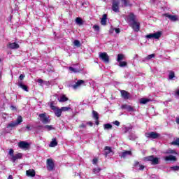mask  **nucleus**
Wrapping results in <instances>:
<instances>
[{
  "label": "nucleus",
  "mask_w": 179,
  "mask_h": 179,
  "mask_svg": "<svg viewBox=\"0 0 179 179\" xmlns=\"http://www.w3.org/2000/svg\"><path fill=\"white\" fill-rule=\"evenodd\" d=\"M23 122V118L21 115L18 116L15 122H10L8 124L6 128L7 129H9L10 131H12L15 127H17L18 125H20Z\"/></svg>",
  "instance_id": "nucleus-1"
},
{
  "label": "nucleus",
  "mask_w": 179,
  "mask_h": 179,
  "mask_svg": "<svg viewBox=\"0 0 179 179\" xmlns=\"http://www.w3.org/2000/svg\"><path fill=\"white\" fill-rule=\"evenodd\" d=\"M145 162H151V164H159V158L155 157L154 156H148L144 158Z\"/></svg>",
  "instance_id": "nucleus-2"
},
{
  "label": "nucleus",
  "mask_w": 179,
  "mask_h": 179,
  "mask_svg": "<svg viewBox=\"0 0 179 179\" xmlns=\"http://www.w3.org/2000/svg\"><path fill=\"white\" fill-rule=\"evenodd\" d=\"M120 0L113 1L112 10H113V12H116V13L120 12Z\"/></svg>",
  "instance_id": "nucleus-3"
},
{
  "label": "nucleus",
  "mask_w": 179,
  "mask_h": 179,
  "mask_svg": "<svg viewBox=\"0 0 179 179\" xmlns=\"http://www.w3.org/2000/svg\"><path fill=\"white\" fill-rule=\"evenodd\" d=\"M99 57L106 64H108V62H110V57L106 52H100Z\"/></svg>",
  "instance_id": "nucleus-4"
},
{
  "label": "nucleus",
  "mask_w": 179,
  "mask_h": 179,
  "mask_svg": "<svg viewBox=\"0 0 179 179\" xmlns=\"http://www.w3.org/2000/svg\"><path fill=\"white\" fill-rule=\"evenodd\" d=\"M39 118L41 122H43V124L50 123V117L47 116L45 113H41L39 115Z\"/></svg>",
  "instance_id": "nucleus-5"
},
{
  "label": "nucleus",
  "mask_w": 179,
  "mask_h": 179,
  "mask_svg": "<svg viewBox=\"0 0 179 179\" xmlns=\"http://www.w3.org/2000/svg\"><path fill=\"white\" fill-rule=\"evenodd\" d=\"M162 37V32L158 31L157 33L154 34H150L148 35L145 36V38H155V39H159Z\"/></svg>",
  "instance_id": "nucleus-6"
},
{
  "label": "nucleus",
  "mask_w": 179,
  "mask_h": 179,
  "mask_svg": "<svg viewBox=\"0 0 179 179\" xmlns=\"http://www.w3.org/2000/svg\"><path fill=\"white\" fill-rule=\"evenodd\" d=\"M145 136H146V138H151L152 139H157V138L160 136V134L155 131H151V132L145 133Z\"/></svg>",
  "instance_id": "nucleus-7"
},
{
  "label": "nucleus",
  "mask_w": 179,
  "mask_h": 179,
  "mask_svg": "<svg viewBox=\"0 0 179 179\" xmlns=\"http://www.w3.org/2000/svg\"><path fill=\"white\" fill-rule=\"evenodd\" d=\"M23 157V155L20 152L14 155L12 157H9L10 162H12L13 163H15L16 160H19L20 159H22Z\"/></svg>",
  "instance_id": "nucleus-8"
},
{
  "label": "nucleus",
  "mask_w": 179,
  "mask_h": 179,
  "mask_svg": "<svg viewBox=\"0 0 179 179\" xmlns=\"http://www.w3.org/2000/svg\"><path fill=\"white\" fill-rule=\"evenodd\" d=\"M130 26L132 27L133 30L135 31H139L141 29V24L138 21H134V22H131Z\"/></svg>",
  "instance_id": "nucleus-9"
},
{
  "label": "nucleus",
  "mask_w": 179,
  "mask_h": 179,
  "mask_svg": "<svg viewBox=\"0 0 179 179\" xmlns=\"http://www.w3.org/2000/svg\"><path fill=\"white\" fill-rule=\"evenodd\" d=\"M47 169L49 171L54 170V161L52 159H47Z\"/></svg>",
  "instance_id": "nucleus-10"
},
{
  "label": "nucleus",
  "mask_w": 179,
  "mask_h": 179,
  "mask_svg": "<svg viewBox=\"0 0 179 179\" xmlns=\"http://www.w3.org/2000/svg\"><path fill=\"white\" fill-rule=\"evenodd\" d=\"M121 96L124 100H129L131 99V94L125 90L120 91Z\"/></svg>",
  "instance_id": "nucleus-11"
},
{
  "label": "nucleus",
  "mask_w": 179,
  "mask_h": 179,
  "mask_svg": "<svg viewBox=\"0 0 179 179\" xmlns=\"http://www.w3.org/2000/svg\"><path fill=\"white\" fill-rule=\"evenodd\" d=\"M18 146L20 149H23L24 150H27L29 148V145L26 141H20L18 143Z\"/></svg>",
  "instance_id": "nucleus-12"
},
{
  "label": "nucleus",
  "mask_w": 179,
  "mask_h": 179,
  "mask_svg": "<svg viewBox=\"0 0 179 179\" xmlns=\"http://www.w3.org/2000/svg\"><path fill=\"white\" fill-rule=\"evenodd\" d=\"M121 108L122 110H127L129 113H131L132 111H135V109L134 108V107H132L129 105H127V104L122 105Z\"/></svg>",
  "instance_id": "nucleus-13"
},
{
  "label": "nucleus",
  "mask_w": 179,
  "mask_h": 179,
  "mask_svg": "<svg viewBox=\"0 0 179 179\" xmlns=\"http://www.w3.org/2000/svg\"><path fill=\"white\" fill-rule=\"evenodd\" d=\"M165 162H177V157L174 155H169L164 157Z\"/></svg>",
  "instance_id": "nucleus-14"
},
{
  "label": "nucleus",
  "mask_w": 179,
  "mask_h": 179,
  "mask_svg": "<svg viewBox=\"0 0 179 179\" xmlns=\"http://www.w3.org/2000/svg\"><path fill=\"white\" fill-rule=\"evenodd\" d=\"M8 48H10V50H17V48H19V44L16 43H9Z\"/></svg>",
  "instance_id": "nucleus-15"
},
{
  "label": "nucleus",
  "mask_w": 179,
  "mask_h": 179,
  "mask_svg": "<svg viewBox=\"0 0 179 179\" xmlns=\"http://www.w3.org/2000/svg\"><path fill=\"white\" fill-rule=\"evenodd\" d=\"M127 22L129 23V24L136 22V20H135V15L130 13L127 17Z\"/></svg>",
  "instance_id": "nucleus-16"
},
{
  "label": "nucleus",
  "mask_w": 179,
  "mask_h": 179,
  "mask_svg": "<svg viewBox=\"0 0 179 179\" xmlns=\"http://www.w3.org/2000/svg\"><path fill=\"white\" fill-rule=\"evenodd\" d=\"M17 85L19 87L22 89V90H24L25 92H29V89L27 88V86L24 85L23 84V82H22V80L18 81Z\"/></svg>",
  "instance_id": "nucleus-17"
},
{
  "label": "nucleus",
  "mask_w": 179,
  "mask_h": 179,
  "mask_svg": "<svg viewBox=\"0 0 179 179\" xmlns=\"http://www.w3.org/2000/svg\"><path fill=\"white\" fill-rule=\"evenodd\" d=\"M26 175L27 177H35L36 171H34V169H29L26 171Z\"/></svg>",
  "instance_id": "nucleus-18"
},
{
  "label": "nucleus",
  "mask_w": 179,
  "mask_h": 179,
  "mask_svg": "<svg viewBox=\"0 0 179 179\" xmlns=\"http://www.w3.org/2000/svg\"><path fill=\"white\" fill-rule=\"evenodd\" d=\"M164 16H166V17H169L170 20H171L172 22H176L177 20H178V17H177V15H170L167 13L164 14Z\"/></svg>",
  "instance_id": "nucleus-19"
},
{
  "label": "nucleus",
  "mask_w": 179,
  "mask_h": 179,
  "mask_svg": "<svg viewBox=\"0 0 179 179\" xmlns=\"http://www.w3.org/2000/svg\"><path fill=\"white\" fill-rule=\"evenodd\" d=\"M85 83V81L83 80H78L77 83H76L75 85H73V89H78L80 85H83Z\"/></svg>",
  "instance_id": "nucleus-20"
},
{
  "label": "nucleus",
  "mask_w": 179,
  "mask_h": 179,
  "mask_svg": "<svg viewBox=\"0 0 179 179\" xmlns=\"http://www.w3.org/2000/svg\"><path fill=\"white\" fill-rule=\"evenodd\" d=\"M107 24V14H104L101 20V24L106 26Z\"/></svg>",
  "instance_id": "nucleus-21"
},
{
  "label": "nucleus",
  "mask_w": 179,
  "mask_h": 179,
  "mask_svg": "<svg viewBox=\"0 0 179 179\" xmlns=\"http://www.w3.org/2000/svg\"><path fill=\"white\" fill-rule=\"evenodd\" d=\"M164 155H178L177 152L174 150L169 149L164 152Z\"/></svg>",
  "instance_id": "nucleus-22"
},
{
  "label": "nucleus",
  "mask_w": 179,
  "mask_h": 179,
  "mask_svg": "<svg viewBox=\"0 0 179 179\" xmlns=\"http://www.w3.org/2000/svg\"><path fill=\"white\" fill-rule=\"evenodd\" d=\"M57 145H58V142H57V139L52 138V141L49 145L50 148H55V146H57Z\"/></svg>",
  "instance_id": "nucleus-23"
},
{
  "label": "nucleus",
  "mask_w": 179,
  "mask_h": 179,
  "mask_svg": "<svg viewBox=\"0 0 179 179\" xmlns=\"http://www.w3.org/2000/svg\"><path fill=\"white\" fill-rule=\"evenodd\" d=\"M111 152H113L111 150V148L106 146L104 148V155L106 156V157H107V155H110V153H111Z\"/></svg>",
  "instance_id": "nucleus-24"
},
{
  "label": "nucleus",
  "mask_w": 179,
  "mask_h": 179,
  "mask_svg": "<svg viewBox=\"0 0 179 179\" xmlns=\"http://www.w3.org/2000/svg\"><path fill=\"white\" fill-rule=\"evenodd\" d=\"M58 100L60 103H64V101H68V97L65 95H61Z\"/></svg>",
  "instance_id": "nucleus-25"
},
{
  "label": "nucleus",
  "mask_w": 179,
  "mask_h": 179,
  "mask_svg": "<svg viewBox=\"0 0 179 179\" xmlns=\"http://www.w3.org/2000/svg\"><path fill=\"white\" fill-rule=\"evenodd\" d=\"M131 155H132V152L131 151H124L122 152L121 157L125 159V157H127V156H131Z\"/></svg>",
  "instance_id": "nucleus-26"
},
{
  "label": "nucleus",
  "mask_w": 179,
  "mask_h": 179,
  "mask_svg": "<svg viewBox=\"0 0 179 179\" xmlns=\"http://www.w3.org/2000/svg\"><path fill=\"white\" fill-rule=\"evenodd\" d=\"M69 70L71 72H73L74 73H78V72H80V69L75 67H69Z\"/></svg>",
  "instance_id": "nucleus-27"
},
{
  "label": "nucleus",
  "mask_w": 179,
  "mask_h": 179,
  "mask_svg": "<svg viewBox=\"0 0 179 179\" xmlns=\"http://www.w3.org/2000/svg\"><path fill=\"white\" fill-rule=\"evenodd\" d=\"M149 101H150V99H149L148 98H141L140 99V104H146V103H149Z\"/></svg>",
  "instance_id": "nucleus-28"
},
{
  "label": "nucleus",
  "mask_w": 179,
  "mask_h": 179,
  "mask_svg": "<svg viewBox=\"0 0 179 179\" xmlns=\"http://www.w3.org/2000/svg\"><path fill=\"white\" fill-rule=\"evenodd\" d=\"M54 113H55L56 117H59L61 116V115L62 114V109H59V108H57Z\"/></svg>",
  "instance_id": "nucleus-29"
},
{
  "label": "nucleus",
  "mask_w": 179,
  "mask_h": 179,
  "mask_svg": "<svg viewBox=\"0 0 179 179\" xmlns=\"http://www.w3.org/2000/svg\"><path fill=\"white\" fill-rule=\"evenodd\" d=\"M155 57H156L155 54L149 55L144 58L143 61H150V59H152V58H155Z\"/></svg>",
  "instance_id": "nucleus-30"
},
{
  "label": "nucleus",
  "mask_w": 179,
  "mask_h": 179,
  "mask_svg": "<svg viewBox=\"0 0 179 179\" xmlns=\"http://www.w3.org/2000/svg\"><path fill=\"white\" fill-rule=\"evenodd\" d=\"M76 23L79 26H82V24H83V20H82L80 17H77L76 19Z\"/></svg>",
  "instance_id": "nucleus-31"
},
{
  "label": "nucleus",
  "mask_w": 179,
  "mask_h": 179,
  "mask_svg": "<svg viewBox=\"0 0 179 179\" xmlns=\"http://www.w3.org/2000/svg\"><path fill=\"white\" fill-rule=\"evenodd\" d=\"M120 6H122V8H124L125 6H128V2L127 1V0H120Z\"/></svg>",
  "instance_id": "nucleus-32"
},
{
  "label": "nucleus",
  "mask_w": 179,
  "mask_h": 179,
  "mask_svg": "<svg viewBox=\"0 0 179 179\" xmlns=\"http://www.w3.org/2000/svg\"><path fill=\"white\" fill-rule=\"evenodd\" d=\"M135 166L136 167V169H138V170H143L145 169V166L140 165L139 162H136Z\"/></svg>",
  "instance_id": "nucleus-33"
},
{
  "label": "nucleus",
  "mask_w": 179,
  "mask_h": 179,
  "mask_svg": "<svg viewBox=\"0 0 179 179\" xmlns=\"http://www.w3.org/2000/svg\"><path fill=\"white\" fill-rule=\"evenodd\" d=\"M122 59H124V55H122V54H118V55H117V62H122Z\"/></svg>",
  "instance_id": "nucleus-34"
},
{
  "label": "nucleus",
  "mask_w": 179,
  "mask_h": 179,
  "mask_svg": "<svg viewBox=\"0 0 179 179\" xmlns=\"http://www.w3.org/2000/svg\"><path fill=\"white\" fill-rule=\"evenodd\" d=\"M127 62H119V66H120V68H124L127 66Z\"/></svg>",
  "instance_id": "nucleus-35"
},
{
  "label": "nucleus",
  "mask_w": 179,
  "mask_h": 179,
  "mask_svg": "<svg viewBox=\"0 0 179 179\" xmlns=\"http://www.w3.org/2000/svg\"><path fill=\"white\" fill-rule=\"evenodd\" d=\"M104 129H111L113 128V125L110 124H106L103 125Z\"/></svg>",
  "instance_id": "nucleus-36"
},
{
  "label": "nucleus",
  "mask_w": 179,
  "mask_h": 179,
  "mask_svg": "<svg viewBox=\"0 0 179 179\" xmlns=\"http://www.w3.org/2000/svg\"><path fill=\"white\" fill-rule=\"evenodd\" d=\"M44 129H46V131H52V129H54V127L50 125H45L44 126Z\"/></svg>",
  "instance_id": "nucleus-37"
},
{
  "label": "nucleus",
  "mask_w": 179,
  "mask_h": 179,
  "mask_svg": "<svg viewBox=\"0 0 179 179\" xmlns=\"http://www.w3.org/2000/svg\"><path fill=\"white\" fill-rule=\"evenodd\" d=\"M170 170H171L172 171H179V166H171Z\"/></svg>",
  "instance_id": "nucleus-38"
},
{
  "label": "nucleus",
  "mask_w": 179,
  "mask_h": 179,
  "mask_svg": "<svg viewBox=\"0 0 179 179\" xmlns=\"http://www.w3.org/2000/svg\"><path fill=\"white\" fill-rule=\"evenodd\" d=\"M92 114H93V117H94L95 120H99V113H97V112L93 110V111H92Z\"/></svg>",
  "instance_id": "nucleus-39"
},
{
  "label": "nucleus",
  "mask_w": 179,
  "mask_h": 179,
  "mask_svg": "<svg viewBox=\"0 0 179 179\" xmlns=\"http://www.w3.org/2000/svg\"><path fill=\"white\" fill-rule=\"evenodd\" d=\"M62 111H69V110H71V107H68V106H64V107H62L60 108Z\"/></svg>",
  "instance_id": "nucleus-40"
},
{
  "label": "nucleus",
  "mask_w": 179,
  "mask_h": 179,
  "mask_svg": "<svg viewBox=\"0 0 179 179\" xmlns=\"http://www.w3.org/2000/svg\"><path fill=\"white\" fill-rule=\"evenodd\" d=\"M93 171H94V174H99V173H100V171H101V169L100 168H94L93 169Z\"/></svg>",
  "instance_id": "nucleus-41"
},
{
  "label": "nucleus",
  "mask_w": 179,
  "mask_h": 179,
  "mask_svg": "<svg viewBox=\"0 0 179 179\" xmlns=\"http://www.w3.org/2000/svg\"><path fill=\"white\" fill-rule=\"evenodd\" d=\"M73 44L76 47H80V42L78 40H75Z\"/></svg>",
  "instance_id": "nucleus-42"
},
{
  "label": "nucleus",
  "mask_w": 179,
  "mask_h": 179,
  "mask_svg": "<svg viewBox=\"0 0 179 179\" xmlns=\"http://www.w3.org/2000/svg\"><path fill=\"white\" fill-rule=\"evenodd\" d=\"M13 153H15V151H13V149H10L8 152L9 157H13L15 155Z\"/></svg>",
  "instance_id": "nucleus-43"
},
{
  "label": "nucleus",
  "mask_w": 179,
  "mask_h": 179,
  "mask_svg": "<svg viewBox=\"0 0 179 179\" xmlns=\"http://www.w3.org/2000/svg\"><path fill=\"white\" fill-rule=\"evenodd\" d=\"M93 29H94V31H100V27H99V25H94Z\"/></svg>",
  "instance_id": "nucleus-44"
},
{
  "label": "nucleus",
  "mask_w": 179,
  "mask_h": 179,
  "mask_svg": "<svg viewBox=\"0 0 179 179\" xmlns=\"http://www.w3.org/2000/svg\"><path fill=\"white\" fill-rule=\"evenodd\" d=\"M175 76V74H174V71H171L169 73V79L171 80L174 78Z\"/></svg>",
  "instance_id": "nucleus-45"
},
{
  "label": "nucleus",
  "mask_w": 179,
  "mask_h": 179,
  "mask_svg": "<svg viewBox=\"0 0 179 179\" xmlns=\"http://www.w3.org/2000/svg\"><path fill=\"white\" fill-rule=\"evenodd\" d=\"M115 31V28L114 27H110V30H109V33L110 34H113V33H114Z\"/></svg>",
  "instance_id": "nucleus-46"
},
{
  "label": "nucleus",
  "mask_w": 179,
  "mask_h": 179,
  "mask_svg": "<svg viewBox=\"0 0 179 179\" xmlns=\"http://www.w3.org/2000/svg\"><path fill=\"white\" fill-rule=\"evenodd\" d=\"M115 31L116 34H119V33H120L121 30L120 29V28H115Z\"/></svg>",
  "instance_id": "nucleus-47"
},
{
  "label": "nucleus",
  "mask_w": 179,
  "mask_h": 179,
  "mask_svg": "<svg viewBox=\"0 0 179 179\" xmlns=\"http://www.w3.org/2000/svg\"><path fill=\"white\" fill-rule=\"evenodd\" d=\"M51 110H53V111L55 112V110H57L58 108H57V106L51 105L50 106Z\"/></svg>",
  "instance_id": "nucleus-48"
},
{
  "label": "nucleus",
  "mask_w": 179,
  "mask_h": 179,
  "mask_svg": "<svg viewBox=\"0 0 179 179\" xmlns=\"http://www.w3.org/2000/svg\"><path fill=\"white\" fill-rule=\"evenodd\" d=\"M113 124L117 127H120V122H118V120H115V122H113Z\"/></svg>",
  "instance_id": "nucleus-49"
},
{
  "label": "nucleus",
  "mask_w": 179,
  "mask_h": 179,
  "mask_svg": "<svg viewBox=\"0 0 179 179\" xmlns=\"http://www.w3.org/2000/svg\"><path fill=\"white\" fill-rule=\"evenodd\" d=\"M97 162H98L97 158H94V159H92V163H93V164H97Z\"/></svg>",
  "instance_id": "nucleus-50"
},
{
  "label": "nucleus",
  "mask_w": 179,
  "mask_h": 179,
  "mask_svg": "<svg viewBox=\"0 0 179 179\" xmlns=\"http://www.w3.org/2000/svg\"><path fill=\"white\" fill-rule=\"evenodd\" d=\"M23 79H24V74H21V75L20 76V80H23Z\"/></svg>",
  "instance_id": "nucleus-51"
},
{
  "label": "nucleus",
  "mask_w": 179,
  "mask_h": 179,
  "mask_svg": "<svg viewBox=\"0 0 179 179\" xmlns=\"http://www.w3.org/2000/svg\"><path fill=\"white\" fill-rule=\"evenodd\" d=\"M80 128H86V124L82 123V124L80 125Z\"/></svg>",
  "instance_id": "nucleus-52"
},
{
  "label": "nucleus",
  "mask_w": 179,
  "mask_h": 179,
  "mask_svg": "<svg viewBox=\"0 0 179 179\" xmlns=\"http://www.w3.org/2000/svg\"><path fill=\"white\" fill-rule=\"evenodd\" d=\"M87 124L90 125V127H93V122H87Z\"/></svg>",
  "instance_id": "nucleus-53"
},
{
  "label": "nucleus",
  "mask_w": 179,
  "mask_h": 179,
  "mask_svg": "<svg viewBox=\"0 0 179 179\" xmlns=\"http://www.w3.org/2000/svg\"><path fill=\"white\" fill-rule=\"evenodd\" d=\"M26 128L28 131H31V129L30 128L29 125H27Z\"/></svg>",
  "instance_id": "nucleus-54"
},
{
  "label": "nucleus",
  "mask_w": 179,
  "mask_h": 179,
  "mask_svg": "<svg viewBox=\"0 0 179 179\" xmlns=\"http://www.w3.org/2000/svg\"><path fill=\"white\" fill-rule=\"evenodd\" d=\"M43 80L42 79H39L38 80V83H43Z\"/></svg>",
  "instance_id": "nucleus-55"
},
{
  "label": "nucleus",
  "mask_w": 179,
  "mask_h": 179,
  "mask_svg": "<svg viewBox=\"0 0 179 179\" xmlns=\"http://www.w3.org/2000/svg\"><path fill=\"white\" fill-rule=\"evenodd\" d=\"M10 108H11V110H16V107L13 106H11Z\"/></svg>",
  "instance_id": "nucleus-56"
},
{
  "label": "nucleus",
  "mask_w": 179,
  "mask_h": 179,
  "mask_svg": "<svg viewBox=\"0 0 179 179\" xmlns=\"http://www.w3.org/2000/svg\"><path fill=\"white\" fill-rule=\"evenodd\" d=\"M8 179H13V176H12V175H10L8 178Z\"/></svg>",
  "instance_id": "nucleus-57"
},
{
  "label": "nucleus",
  "mask_w": 179,
  "mask_h": 179,
  "mask_svg": "<svg viewBox=\"0 0 179 179\" xmlns=\"http://www.w3.org/2000/svg\"><path fill=\"white\" fill-rule=\"evenodd\" d=\"M176 124H179V117L176 118Z\"/></svg>",
  "instance_id": "nucleus-58"
},
{
  "label": "nucleus",
  "mask_w": 179,
  "mask_h": 179,
  "mask_svg": "<svg viewBox=\"0 0 179 179\" xmlns=\"http://www.w3.org/2000/svg\"><path fill=\"white\" fill-rule=\"evenodd\" d=\"M176 94H177L178 96H179V90H178L176 92Z\"/></svg>",
  "instance_id": "nucleus-59"
},
{
  "label": "nucleus",
  "mask_w": 179,
  "mask_h": 179,
  "mask_svg": "<svg viewBox=\"0 0 179 179\" xmlns=\"http://www.w3.org/2000/svg\"><path fill=\"white\" fill-rule=\"evenodd\" d=\"M2 78V71H0V79Z\"/></svg>",
  "instance_id": "nucleus-60"
},
{
  "label": "nucleus",
  "mask_w": 179,
  "mask_h": 179,
  "mask_svg": "<svg viewBox=\"0 0 179 179\" xmlns=\"http://www.w3.org/2000/svg\"><path fill=\"white\" fill-rule=\"evenodd\" d=\"M96 125H99V122H96Z\"/></svg>",
  "instance_id": "nucleus-61"
},
{
  "label": "nucleus",
  "mask_w": 179,
  "mask_h": 179,
  "mask_svg": "<svg viewBox=\"0 0 179 179\" xmlns=\"http://www.w3.org/2000/svg\"><path fill=\"white\" fill-rule=\"evenodd\" d=\"M126 130L128 131V128H126Z\"/></svg>",
  "instance_id": "nucleus-62"
},
{
  "label": "nucleus",
  "mask_w": 179,
  "mask_h": 179,
  "mask_svg": "<svg viewBox=\"0 0 179 179\" xmlns=\"http://www.w3.org/2000/svg\"><path fill=\"white\" fill-rule=\"evenodd\" d=\"M0 62H1V59H0Z\"/></svg>",
  "instance_id": "nucleus-63"
}]
</instances>
